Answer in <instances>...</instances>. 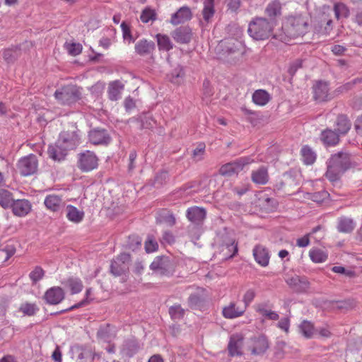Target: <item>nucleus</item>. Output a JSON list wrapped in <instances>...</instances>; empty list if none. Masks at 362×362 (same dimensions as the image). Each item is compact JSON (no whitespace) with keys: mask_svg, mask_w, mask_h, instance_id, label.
Instances as JSON below:
<instances>
[{"mask_svg":"<svg viewBox=\"0 0 362 362\" xmlns=\"http://www.w3.org/2000/svg\"><path fill=\"white\" fill-rule=\"evenodd\" d=\"M192 18L191 9L188 6H182L172 15L170 23L172 25H177L189 21Z\"/></svg>","mask_w":362,"mask_h":362,"instance_id":"17","label":"nucleus"},{"mask_svg":"<svg viewBox=\"0 0 362 362\" xmlns=\"http://www.w3.org/2000/svg\"><path fill=\"white\" fill-rule=\"evenodd\" d=\"M45 275V271L40 267H35L34 269L30 273L29 276L33 284H36L41 280Z\"/></svg>","mask_w":362,"mask_h":362,"instance_id":"50","label":"nucleus"},{"mask_svg":"<svg viewBox=\"0 0 362 362\" xmlns=\"http://www.w3.org/2000/svg\"><path fill=\"white\" fill-rule=\"evenodd\" d=\"M47 209L56 212L61 209L63 202L62 197L54 194L47 195L44 201Z\"/></svg>","mask_w":362,"mask_h":362,"instance_id":"26","label":"nucleus"},{"mask_svg":"<svg viewBox=\"0 0 362 362\" xmlns=\"http://www.w3.org/2000/svg\"><path fill=\"white\" fill-rule=\"evenodd\" d=\"M310 233L306 234L305 235L298 238L296 241L297 246L300 247H304L310 244Z\"/></svg>","mask_w":362,"mask_h":362,"instance_id":"61","label":"nucleus"},{"mask_svg":"<svg viewBox=\"0 0 362 362\" xmlns=\"http://www.w3.org/2000/svg\"><path fill=\"white\" fill-rule=\"evenodd\" d=\"M202 16L205 21L209 22L215 13L214 0H204Z\"/></svg>","mask_w":362,"mask_h":362,"instance_id":"39","label":"nucleus"},{"mask_svg":"<svg viewBox=\"0 0 362 362\" xmlns=\"http://www.w3.org/2000/svg\"><path fill=\"white\" fill-rule=\"evenodd\" d=\"M13 214L18 217H24L27 216L32 209V204L28 199H17L12 202L11 206Z\"/></svg>","mask_w":362,"mask_h":362,"instance_id":"15","label":"nucleus"},{"mask_svg":"<svg viewBox=\"0 0 362 362\" xmlns=\"http://www.w3.org/2000/svg\"><path fill=\"white\" fill-rule=\"evenodd\" d=\"M272 24L266 18H257L250 23L248 33L254 40H264L272 35Z\"/></svg>","mask_w":362,"mask_h":362,"instance_id":"3","label":"nucleus"},{"mask_svg":"<svg viewBox=\"0 0 362 362\" xmlns=\"http://www.w3.org/2000/svg\"><path fill=\"white\" fill-rule=\"evenodd\" d=\"M300 154L304 163L313 164L316 160V154L308 146H304L300 150Z\"/></svg>","mask_w":362,"mask_h":362,"instance_id":"40","label":"nucleus"},{"mask_svg":"<svg viewBox=\"0 0 362 362\" xmlns=\"http://www.w3.org/2000/svg\"><path fill=\"white\" fill-rule=\"evenodd\" d=\"M286 284L298 292L307 291L310 287V283L305 277L296 274H287L285 277Z\"/></svg>","mask_w":362,"mask_h":362,"instance_id":"11","label":"nucleus"},{"mask_svg":"<svg viewBox=\"0 0 362 362\" xmlns=\"http://www.w3.org/2000/svg\"><path fill=\"white\" fill-rule=\"evenodd\" d=\"M156 18V12L153 9L146 8L143 10L140 19L143 23H148L150 21H153Z\"/></svg>","mask_w":362,"mask_h":362,"instance_id":"51","label":"nucleus"},{"mask_svg":"<svg viewBox=\"0 0 362 362\" xmlns=\"http://www.w3.org/2000/svg\"><path fill=\"white\" fill-rule=\"evenodd\" d=\"M316 332H317L320 337L323 338H329L332 337V332L328 325L320 327L316 330Z\"/></svg>","mask_w":362,"mask_h":362,"instance_id":"59","label":"nucleus"},{"mask_svg":"<svg viewBox=\"0 0 362 362\" xmlns=\"http://www.w3.org/2000/svg\"><path fill=\"white\" fill-rule=\"evenodd\" d=\"M271 99L270 94L264 89L256 90L252 96V102L258 106H265Z\"/></svg>","mask_w":362,"mask_h":362,"instance_id":"30","label":"nucleus"},{"mask_svg":"<svg viewBox=\"0 0 362 362\" xmlns=\"http://www.w3.org/2000/svg\"><path fill=\"white\" fill-rule=\"evenodd\" d=\"M136 157H137V155H136V151H132L130 152V153L129 155V166H128L129 171L132 170L134 168V162L136 160Z\"/></svg>","mask_w":362,"mask_h":362,"instance_id":"62","label":"nucleus"},{"mask_svg":"<svg viewBox=\"0 0 362 362\" xmlns=\"http://www.w3.org/2000/svg\"><path fill=\"white\" fill-rule=\"evenodd\" d=\"M121 28L122 30L123 37L125 40H128L129 43L133 42V37L131 34V30L127 24L125 22H122L121 24Z\"/></svg>","mask_w":362,"mask_h":362,"instance_id":"56","label":"nucleus"},{"mask_svg":"<svg viewBox=\"0 0 362 362\" xmlns=\"http://www.w3.org/2000/svg\"><path fill=\"white\" fill-rule=\"evenodd\" d=\"M64 285L65 287L69 288L71 294H76L80 293L83 288V282L79 278L69 277L64 282Z\"/></svg>","mask_w":362,"mask_h":362,"instance_id":"34","label":"nucleus"},{"mask_svg":"<svg viewBox=\"0 0 362 362\" xmlns=\"http://www.w3.org/2000/svg\"><path fill=\"white\" fill-rule=\"evenodd\" d=\"M130 256L128 254H121L119 255L116 260L113 261L111 264V271L115 275H119L120 270H118V267L119 266V263L122 262V264H124L126 262L129 261Z\"/></svg>","mask_w":362,"mask_h":362,"instance_id":"45","label":"nucleus"},{"mask_svg":"<svg viewBox=\"0 0 362 362\" xmlns=\"http://www.w3.org/2000/svg\"><path fill=\"white\" fill-rule=\"evenodd\" d=\"M243 341V337L240 334H233L230 337V341L228 346L230 356H235L241 355Z\"/></svg>","mask_w":362,"mask_h":362,"instance_id":"23","label":"nucleus"},{"mask_svg":"<svg viewBox=\"0 0 362 362\" xmlns=\"http://www.w3.org/2000/svg\"><path fill=\"white\" fill-rule=\"evenodd\" d=\"M151 270L160 275L169 276L174 272V265L168 257H156L150 265Z\"/></svg>","mask_w":362,"mask_h":362,"instance_id":"7","label":"nucleus"},{"mask_svg":"<svg viewBox=\"0 0 362 362\" xmlns=\"http://www.w3.org/2000/svg\"><path fill=\"white\" fill-rule=\"evenodd\" d=\"M98 158L96 155L90 151L79 154L78 168L82 172H90L98 168Z\"/></svg>","mask_w":362,"mask_h":362,"instance_id":"8","label":"nucleus"},{"mask_svg":"<svg viewBox=\"0 0 362 362\" xmlns=\"http://www.w3.org/2000/svg\"><path fill=\"white\" fill-rule=\"evenodd\" d=\"M328 197V193L325 191H321L315 193H306L304 195V199L312 200L317 204H321Z\"/></svg>","mask_w":362,"mask_h":362,"instance_id":"46","label":"nucleus"},{"mask_svg":"<svg viewBox=\"0 0 362 362\" xmlns=\"http://www.w3.org/2000/svg\"><path fill=\"white\" fill-rule=\"evenodd\" d=\"M52 357L55 361L62 362V353L59 347L55 349L52 355Z\"/></svg>","mask_w":362,"mask_h":362,"instance_id":"64","label":"nucleus"},{"mask_svg":"<svg viewBox=\"0 0 362 362\" xmlns=\"http://www.w3.org/2000/svg\"><path fill=\"white\" fill-rule=\"evenodd\" d=\"M246 311V308L231 301L222 309V315L226 319H235L242 317Z\"/></svg>","mask_w":362,"mask_h":362,"instance_id":"12","label":"nucleus"},{"mask_svg":"<svg viewBox=\"0 0 362 362\" xmlns=\"http://www.w3.org/2000/svg\"><path fill=\"white\" fill-rule=\"evenodd\" d=\"M265 13L270 18H274L275 17L279 16L281 15V4L277 1H273L269 3L266 9Z\"/></svg>","mask_w":362,"mask_h":362,"instance_id":"36","label":"nucleus"},{"mask_svg":"<svg viewBox=\"0 0 362 362\" xmlns=\"http://www.w3.org/2000/svg\"><path fill=\"white\" fill-rule=\"evenodd\" d=\"M16 50L12 48L6 49L3 52V58L8 63L12 62L16 59Z\"/></svg>","mask_w":362,"mask_h":362,"instance_id":"57","label":"nucleus"},{"mask_svg":"<svg viewBox=\"0 0 362 362\" xmlns=\"http://www.w3.org/2000/svg\"><path fill=\"white\" fill-rule=\"evenodd\" d=\"M256 293L253 288L247 289L243 296V302L244 303V307L246 308L252 302L255 298Z\"/></svg>","mask_w":362,"mask_h":362,"instance_id":"55","label":"nucleus"},{"mask_svg":"<svg viewBox=\"0 0 362 362\" xmlns=\"http://www.w3.org/2000/svg\"><path fill=\"white\" fill-rule=\"evenodd\" d=\"M158 247V243L152 235H148L145 241V250L146 252L150 253L157 250Z\"/></svg>","mask_w":362,"mask_h":362,"instance_id":"53","label":"nucleus"},{"mask_svg":"<svg viewBox=\"0 0 362 362\" xmlns=\"http://www.w3.org/2000/svg\"><path fill=\"white\" fill-rule=\"evenodd\" d=\"M351 128V123L345 115H339L337 118L334 130L339 134H346Z\"/></svg>","mask_w":362,"mask_h":362,"instance_id":"35","label":"nucleus"},{"mask_svg":"<svg viewBox=\"0 0 362 362\" xmlns=\"http://www.w3.org/2000/svg\"><path fill=\"white\" fill-rule=\"evenodd\" d=\"M169 313L171 317L174 320L181 319L185 315V310L180 305H175L170 308Z\"/></svg>","mask_w":362,"mask_h":362,"instance_id":"48","label":"nucleus"},{"mask_svg":"<svg viewBox=\"0 0 362 362\" xmlns=\"http://www.w3.org/2000/svg\"><path fill=\"white\" fill-rule=\"evenodd\" d=\"M313 98L319 102L331 99L329 84L325 81H317L313 87Z\"/></svg>","mask_w":362,"mask_h":362,"instance_id":"14","label":"nucleus"},{"mask_svg":"<svg viewBox=\"0 0 362 362\" xmlns=\"http://www.w3.org/2000/svg\"><path fill=\"white\" fill-rule=\"evenodd\" d=\"M64 291L61 287L53 286L46 291L43 298L49 305H57L64 299Z\"/></svg>","mask_w":362,"mask_h":362,"instance_id":"13","label":"nucleus"},{"mask_svg":"<svg viewBox=\"0 0 362 362\" xmlns=\"http://www.w3.org/2000/svg\"><path fill=\"white\" fill-rule=\"evenodd\" d=\"M269 347V343L264 335L260 334L250 340L249 349L253 355L264 354Z\"/></svg>","mask_w":362,"mask_h":362,"instance_id":"10","label":"nucleus"},{"mask_svg":"<svg viewBox=\"0 0 362 362\" xmlns=\"http://www.w3.org/2000/svg\"><path fill=\"white\" fill-rule=\"evenodd\" d=\"M309 17L308 15L298 14L289 16L282 26V33L274 34L273 37L281 42H286L289 38L303 36L308 33Z\"/></svg>","mask_w":362,"mask_h":362,"instance_id":"1","label":"nucleus"},{"mask_svg":"<svg viewBox=\"0 0 362 362\" xmlns=\"http://www.w3.org/2000/svg\"><path fill=\"white\" fill-rule=\"evenodd\" d=\"M171 35L176 42L187 44L192 38V30L189 27H180L176 28Z\"/></svg>","mask_w":362,"mask_h":362,"instance_id":"21","label":"nucleus"},{"mask_svg":"<svg viewBox=\"0 0 362 362\" xmlns=\"http://www.w3.org/2000/svg\"><path fill=\"white\" fill-rule=\"evenodd\" d=\"M139 350V346L134 342H131L127 344L126 347L122 349L124 356L130 358L133 356Z\"/></svg>","mask_w":362,"mask_h":362,"instance_id":"52","label":"nucleus"},{"mask_svg":"<svg viewBox=\"0 0 362 362\" xmlns=\"http://www.w3.org/2000/svg\"><path fill=\"white\" fill-rule=\"evenodd\" d=\"M13 201V194L6 189H0V206L4 209L10 208Z\"/></svg>","mask_w":362,"mask_h":362,"instance_id":"43","label":"nucleus"},{"mask_svg":"<svg viewBox=\"0 0 362 362\" xmlns=\"http://www.w3.org/2000/svg\"><path fill=\"white\" fill-rule=\"evenodd\" d=\"M54 98L62 105H71L81 99V88L73 84L64 86L55 91Z\"/></svg>","mask_w":362,"mask_h":362,"instance_id":"4","label":"nucleus"},{"mask_svg":"<svg viewBox=\"0 0 362 362\" xmlns=\"http://www.w3.org/2000/svg\"><path fill=\"white\" fill-rule=\"evenodd\" d=\"M155 49V44L153 41L147 40H140L135 44L136 52L141 55H148L151 54Z\"/></svg>","mask_w":362,"mask_h":362,"instance_id":"29","label":"nucleus"},{"mask_svg":"<svg viewBox=\"0 0 362 362\" xmlns=\"http://www.w3.org/2000/svg\"><path fill=\"white\" fill-rule=\"evenodd\" d=\"M84 216L85 214L83 211L71 204L66 206V217L69 221L74 223H79L83 220Z\"/></svg>","mask_w":362,"mask_h":362,"instance_id":"27","label":"nucleus"},{"mask_svg":"<svg viewBox=\"0 0 362 362\" xmlns=\"http://www.w3.org/2000/svg\"><path fill=\"white\" fill-rule=\"evenodd\" d=\"M47 152L49 158L57 161L63 160L67 154V151L64 147L58 146L57 141L54 145L49 146Z\"/></svg>","mask_w":362,"mask_h":362,"instance_id":"32","label":"nucleus"},{"mask_svg":"<svg viewBox=\"0 0 362 362\" xmlns=\"http://www.w3.org/2000/svg\"><path fill=\"white\" fill-rule=\"evenodd\" d=\"M69 54L72 56H77L82 51V45L80 43H69L65 45Z\"/></svg>","mask_w":362,"mask_h":362,"instance_id":"54","label":"nucleus"},{"mask_svg":"<svg viewBox=\"0 0 362 362\" xmlns=\"http://www.w3.org/2000/svg\"><path fill=\"white\" fill-rule=\"evenodd\" d=\"M38 310L37 306L35 303H25L20 306V311L28 316L34 315Z\"/></svg>","mask_w":362,"mask_h":362,"instance_id":"47","label":"nucleus"},{"mask_svg":"<svg viewBox=\"0 0 362 362\" xmlns=\"http://www.w3.org/2000/svg\"><path fill=\"white\" fill-rule=\"evenodd\" d=\"M37 157L33 154L21 158L17 163V168L23 176H29L35 173L37 170Z\"/></svg>","mask_w":362,"mask_h":362,"instance_id":"6","label":"nucleus"},{"mask_svg":"<svg viewBox=\"0 0 362 362\" xmlns=\"http://www.w3.org/2000/svg\"><path fill=\"white\" fill-rule=\"evenodd\" d=\"M88 139L91 144L94 145H107L111 138L106 130L101 129H94L89 132Z\"/></svg>","mask_w":362,"mask_h":362,"instance_id":"16","label":"nucleus"},{"mask_svg":"<svg viewBox=\"0 0 362 362\" xmlns=\"http://www.w3.org/2000/svg\"><path fill=\"white\" fill-rule=\"evenodd\" d=\"M354 228L352 219L343 217L339 220L338 230L342 233H350Z\"/></svg>","mask_w":362,"mask_h":362,"instance_id":"44","label":"nucleus"},{"mask_svg":"<svg viewBox=\"0 0 362 362\" xmlns=\"http://www.w3.org/2000/svg\"><path fill=\"white\" fill-rule=\"evenodd\" d=\"M299 330L300 333L308 339L312 338L316 334V330L315 329L314 325L308 320H303L299 325Z\"/></svg>","mask_w":362,"mask_h":362,"instance_id":"37","label":"nucleus"},{"mask_svg":"<svg viewBox=\"0 0 362 362\" xmlns=\"http://www.w3.org/2000/svg\"><path fill=\"white\" fill-rule=\"evenodd\" d=\"M333 11L334 12L335 18L337 20L341 18H347L349 15V8L346 5L341 2L334 3Z\"/></svg>","mask_w":362,"mask_h":362,"instance_id":"42","label":"nucleus"},{"mask_svg":"<svg viewBox=\"0 0 362 362\" xmlns=\"http://www.w3.org/2000/svg\"><path fill=\"white\" fill-rule=\"evenodd\" d=\"M252 181L257 185H266L269 181V173L267 167L262 166L254 170L251 173Z\"/></svg>","mask_w":362,"mask_h":362,"instance_id":"28","label":"nucleus"},{"mask_svg":"<svg viewBox=\"0 0 362 362\" xmlns=\"http://www.w3.org/2000/svg\"><path fill=\"white\" fill-rule=\"evenodd\" d=\"M317 15L319 23L322 25L324 23H326L327 27L325 29H329L332 23V21L330 18L332 13V8L329 6L324 5L319 9Z\"/></svg>","mask_w":362,"mask_h":362,"instance_id":"33","label":"nucleus"},{"mask_svg":"<svg viewBox=\"0 0 362 362\" xmlns=\"http://www.w3.org/2000/svg\"><path fill=\"white\" fill-rule=\"evenodd\" d=\"M309 256L311 260L315 263H322L327 259L328 257L325 251L317 248L310 250Z\"/></svg>","mask_w":362,"mask_h":362,"instance_id":"41","label":"nucleus"},{"mask_svg":"<svg viewBox=\"0 0 362 362\" xmlns=\"http://www.w3.org/2000/svg\"><path fill=\"white\" fill-rule=\"evenodd\" d=\"M124 89V84L122 81L119 80L111 81L107 88L108 98L113 101L119 100Z\"/></svg>","mask_w":362,"mask_h":362,"instance_id":"25","label":"nucleus"},{"mask_svg":"<svg viewBox=\"0 0 362 362\" xmlns=\"http://www.w3.org/2000/svg\"><path fill=\"white\" fill-rule=\"evenodd\" d=\"M58 146L64 147L68 152L79 145L80 138L75 131L62 132L57 139Z\"/></svg>","mask_w":362,"mask_h":362,"instance_id":"9","label":"nucleus"},{"mask_svg":"<svg viewBox=\"0 0 362 362\" xmlns=\"http://www.w3.org/2000/svg\"><path fill=\"white\" fill-rule=\"evenodd\" d=\"M339 136L335 130L326 129L321 134V140L326 146H335L339 141Z\"/></svg>","mask_w":362,"mask_h":362,"instance_id":"31","label":"nucleus"},{"mask_svg":"<svg viewBox=\"0 0 362 362\" xmlns=\"http://www.w3.org/2000/svg\"><path fill=\"white\" fill-rule=\"evenodd\" d=\"M186 216L189 221L200 225L206 218V211L204 208L192 206L187 210Z\"/></svg>","mask_w":362,"mask_h":362,"instance_id":"19","label":"nucleus"},{"mask_svg":"<svg viewBox=\"0 0 362 362\" xmlns=\"http://www.w3.org/2000/svg\"><path fill=\"white\" fill-rule=\"evenodd\" d=\"M200 302V298L198 295L193 294L189 297L188 303L190 307L197 305Z\"/></svg>","mask_w":362,"mask_h":362,"instance_id":"63","label":"nucleus"},{"mask_svg":"<svg viewBox=\"0 0 362 362\" xmlns=\"http://www.w3.org/2000/svg\"><path fill=\"white\" fill-rule=\"evenodd\" d=\"M272 305L269 303H260L255 306V310L260 315L267 320H278L279 315L276 312L272 310Z\"/></svg>","mask_w":362,"mask_h":362,"instance_id":"20","label":"nucleus"},{"mask_svg":"<svg viewBox=\"0 0 362 362\" xmlns=\"http://www.w3.org/2000/svg\"><path fill=\"white\" fill-rule=\"evenodd\" d=\"M256 205L259 207V211L264 213H270L276 209V202L274 199H271L265 194H260L256 202Z\"/></svg>","mask_w":362,"mask_h":362,"instance_id":"22","label":"nucleus"},{"mask_svg":"<svg viewBox=\"0 0 362 362\" xmlns=\"http://www.w3.org/2000/svg\"><path fill=\"white\" fill-rule=\"evenodd\" d=\"M350 167L351 158L349 154L339 152L332 155L329 159L325 176L330 182H336Z\"/></svg>","mask_w":362,"mask_h":362,"instance_id":"2","label":"nucleus"},{"mask_svg":"<svg viewBox=\"0 0 362 362\" xmlns=\"http://www.w3.org/2000/svg\"><path fill=\"white\" fill-rule=\"evenodd\" d=\"M253 257L256 262L262 267L269 264L270 255L268 250L262 245H257L252 250Z\"/></svg>","mask_w":362,"mask_h":362,"instance_id":"18","label":"nucleus"},{"mask_svg":"<svg viewBox=\"0 0 362 362\" xmlns=\"http://www.w3.org/2000/svg\"><path fill=\"white\" fill-rule=\"evenodd\" d=\"M158 49L163 51H169L173 48V45L167 35L157 34L156 36Z\"/></svg>","mask_w":362,"mask_h":362,"instance_id":"38","label":"nucleus"},{"mask_svg":"<svg viewBox=\"0 0 362 362\" xmlns=\"http://www.w3.org/2000/svg\"><path fill=\"white\" fill-rule=\"evenodd\" d=\"M252 162V160L250 158H240L233 162L223 165L219 168L218 173L222 176L231 177L245 170V167Z\"/></svg>","mask_w":362,"mask_h":362,"instance_id":"5","label":"nucleus"},{"mask_svg":"<svg viewBox=\"0 0 362 362\" xmlns=\"http://www.w3.org/2000/svg\"><path fill=\"white\" fill-rule=\"evenodd\" d=\"M278 327L284 330L286 333H288L290 327V320L288 317L281 319L278 322Z\"/></svg>","mask_w":362,"mask_h":362,"instance_id":"60","label":"nucleus"},{"mask_svg":"<svg viewBox=\"0 0 362 362\" xmlns=\"http://www.w3.org/2000/svg\"><path fill=\"white\" fill-rule=\"evenodd\" d=\"M91 294H92V288H89L86 289V294H85V296H86L85 299H83L78 303H76V304L72 305L69 308L66 309L64 311L73 310L78 308L80 307H83L86 305H88L90 303V301L92 300V299H90V296H91Z\"/></svg>","mask_w":362,"mask_h":362,"instance_id":"49","label":"nucleus"},{"mask_svg":"<svg viewBox=\"0 0 362 362\" xmlns=\"http://www.w3.org/2000/svg\"><path fill=\"white\" fill-rule=\"evenodd\" d=\"M238 244L235 239L229 238L224 240L221 252L226 259L233 258L238 252Z\"/></svg>","mask_w":362,"mask_h":362,"instance_id":"24","label":"nucleus"},{"mask_svg":"<svg viewBox=\"0 0 362 362\" xmlns=\"http://www.w3.org/2000/svg\"><path fill=\"white\" fill-rule=\"evenodd\" d=\"M205 147L206 146L204 143L198 144V146L193 151V157L194 158H198V160H200L204 153Z\"/></svg>","mask_w":362,"mask_h":362,"instance_id":"58","label":"nucleus"}]
</instances>
